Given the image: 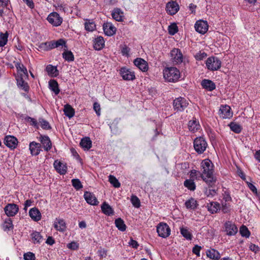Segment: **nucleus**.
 Returning <instances> with one entry per match:
<instances>
[{
    "label": "nucleus",
    "mask_w": 260,
    "mask_h": 260,
    "mask_svg": "<svg viewBox=\"0 0 260 260\" xmlns=\"http://www.w3.org/2000/svg\"><path fill=\"white\" fill-rule=\"evenodd\" d=\"M201 165L203 170L202 174L207 178L206 183L210 185L213 182H215L216 180L213 176V165L211 160L205 159L202 161Z\"/></svg>",
    "instance_id": "1"
},
{
    "label": "nucleus",
    "mask_w": 260,
    "mask_h": 260,
    "mask_svg": "<svg viewBox=\"0 0 260 260\" xmlns=\"http://www.w3.org/2000/svg\"><path fill=\"white\" fill-rule=\"evenodd\" d=\"M164 77L169 82H176L180 77V72L176 68H168L164 70Z\"/></svg>",
    "instance_id": "2"
},
{
    "label": "nucleus",
    "mask_w": 260,
    "mask_h": 260,
    "mask_svg": "<svg viewBox=\"0 0 260 260\" xmlns=\"http://www.w3.org/2000/svg\"><path fill=\"white\" fill-rule=\"evenodd\" d=\"M208 146L205 139L201 137L196 138L193 141V147L196 151L199 154L203 153Z\"/></svg>",
    "instance_id": "3"
},
{
    "label": "nucleus",
    "mask_w": 260,
    "mask_h": 260,
    "mask_svg": "<svg viewBox=\"0 0 260 260\" xmlns=\"http://www.w3.org/2000/svg\"><path fill=\"white\" fill-rule=\"evenodd\" d=\"M221 61L216 57H210L206 60V64L208 69L211 71H217L221 67Z\"/></svg>",
    "instance_id": "4"
},
{
    "label": "nucleus",
    "mask_w": 260,
    "mask_h": 260,
    "mask_svg": "<svg viewBox=\"0 0 260 260\" xmlns=\"http://www.w3.org/2000/svg\"><path fill=\"white\" fill-rule=\"evenodd\" d=\"M188 103L187 101L182 97H179L175 99L173 103V108L175 111H183L188 106Z\"/></svg>",
    "instance_id": "5"
},
{
    "label": "nucleus",
    "mask_w": 260,
    "mask_h": 260,
    "mask_svg": "<svg viewBox=\"0 0 260 260\" xmlns=\"http://www.w3.org/2000/svg\"><path fill=\"white\" fill-rule=\"evenodd\" d=\"M156 231L158 236L163 238L169 237L171 234L170 227L164 222H160L157 225Z\"/></svg>",
    "instance_id": "6"
},
{
    "label": "nucleus",
    "mask_w": 260,
    "mask_h": 260,
    "mask_svg": "<svg viewBox=\"0 0 260 260\" xmlns=\"http://www.w3.org/2000/svg\"><path fill=\"white\" fill-rule=\"evenodd\" d=\"M48 21L53 26H58L62 22V18L57 12L50 13L47 18Z\"/></svg>",
    "instance_id": "7"
},
{
    "label": "nucleus",
    "mask_w": 260,
    "mask_h": 260,
    "mask_svg": "<svg viewBox=\"0 0 260 260\" xmlns=\"http://www.w3.org/2000/svg\"><path fill=\"white\" fill-rule=\"evenodd\" d=\"M4 211L8 217H13L18 213L19 207L16 204L13 203L8 204L4 208Z\"/></svg>",
    "instance_id": "8"
},
{
    "label": "nucleus",
    "mask_w": 260,
    "mask_h": 260,
    "mask_svg": "<svg viewBox=\"0 0 260 260\" xmlns=\"http://www.w3.org/2000/svg\"><path fill=\"white\" fill-rule=\"evenodd\" d=\"M171 57L174 63L179 64L183 61V55L179 49H173L171 52Z\"/></svg>",
    "instance_id": "9"
},
{
    "label": "nucleus",
    "mask_w": 260,
    "mask_h": 260,
    "mask_svg": "<svg viewBox=\"0 0 260 260\" xmlns=\"http://www.w3.org/2000/svg\"><path fill=\"white\" fill-rule=\"evenodd\" d=\"M196 30L201 34H205L208 29L207 22L204 20H198L194 25Z\"/></svg>",
    "instance_id": "10"
},
{
    "label": "nucleus",
    "mask_w": 260,
    "mask_h": 260,
    "mask_svg": "<svg viewBox=\"0 0 260 260\" xmlns=\"http://www.w3.org/2000/svg\"><path fill=\"white\" fill-rule=\"evenodd\" d=\"M179 10V6L176 2L171 1L166 5V10L168 14L173 15Z\"/></svg>",
    "instance_id": "11"
},
{
    "label": "nucleus",
    "mask_w": 260,
    "mask_h": 260,
    "mask_svg": "<svg viewBox=\"0 0 260 260\" xmlns=\"http://www.w3.org/2000/svg\"><path fill=\"white\" fill-rule=\"evenodd\" d=\"M4 144L11 149H15L18 144V140L13 136H6L4 139Z\"/></svg>",
    "instance_id": "12"
},
{
    "label": "nucleus",
    "mask_w": 260,
    "mask_h": 260,
    "mask_svg": "<svg viewBox=\"0 0 260 260\" xmlns=\"http://www.w3.org/2000/svg\"><path fill=\"white\" fill-rule=\"evenodd\" d=\"M225 232L229 236L235 235L238 232V228L232 221H226L224 224Z\"/></svg>",
    "instance_id": "13"
},
{
    "label": "nucleus",
    "mask_w": 260,
    "mask_h": 260,
    "mask_svg": "<svg viewBox=\"0 0 260 260\" xmlns=\"http://www.w3.org/2000/svg\"><path fill=\"white\" fill-rule=\"evenodd\" d=\"M120 74L125 80H133L135 78L134 73L126 68H122L120 70Z\"/></svg>",
    "instance_id": "14"
},
{
    "label": "nucleus",
    "mask_w": 260,
    "mask_h": 260,
    "mask_svg": "<svg viewBox=\"0 0 260 260\" xmlns=\"http://www.w3.org/2000/svg\"><path fill=\"white\" fill-rule=\"evenodd\" d=\"M103 29L105 35L108 36H113L116 30V27L111 22H108L104 24Z\"/></svg>",
    "instance_id": "15"
},
{
    "label": "nucleus",
    "mask_w": 260,
    "mask_h": 260,
    "mask_svg": "<svg viewBox=\"0 0 260 260\" xmlns=\"http://www.w3.org/2000/svg\"><path fill=\"white\" fill-rule=\"evenodd\" d=\"M23 78H25L23 76L22 74H20L16 77L17 84L18 86L24 90L26 92L28 91L29 89V87L27 82H25L23 80Z\"/></svg>",
    "instance_id": "16"
},
{
    "label": "nucleus",
    "mask_w": 260,
    "mask_h": 260,
    "mask_svg": "<svg viewBox=\"0 0 260 260\" xmlns=\"http://www.w3.org/2000/svg\"><path fill=\"white\" fill-rule=\"evenodd\" d=\"M134 64L143 72H145L148 70L147 62L141 58H137L134 61Z\"/></svg>",
    "instance_id": "17"
},
{
    "label": "nucleus",
    "mask_w": 260,
    "mask_h": 260,
    "mask_svg": "<svg viewBox=\"0 0 260 260\" xmlns=\"http://www.w3.org/2000/svg\"><path fill=\"white\" fill-rule=\"evenodd\" d=\"M84 197L87 203L90 205H96L99 203L94 194L90 192L85 191Z\"/></svg>",
    "instance_id": "18"
},
{
    "label": "nucleus",
    "mask_w": 260,
    "mask_h": 260,
    "mask_svg": "<svg viewBox=\"0 0 260 260\" xmlns=\"http://www.w3.org/2000/svg\"><path fill=\"white\" fill-rule=\"evenodd\" d=\"M53 165L56 171L60 174L63 175L66 173L67 167L65 164L56 160L54 161Z\"/></svg>",
    "instance_id": "19"
},
{
    "label": "nucleus",
    "mask_w": 260,
    "mask_h": 260,
    "mask_svg": "<svg viewBox=\"0 0 260 260\" xmlns=\"http://www.w3.org/2000/svg\"><path fill=\"white\" fill-rule=\"evenodd\" d=\"M40 141L42 144L44 149L48 151L50 150L52 147V143L49 138L48 136H41L40 137Z\"/></svg>",
    "instance_id": "20"
},
{
    "label": "nucleus",
    "mask_w": 260,
    "mask_h": 260,
    "mask_svg": "<svg viewBox=\"0 0 260 260\" xmlns=\"http://www.w3.org/2000/svg\"><path fill=\"white\" fill-rule=\"evenodd\" d=\"M29 147L30 153L32 155H37L40 153V144L35 142H32L29 144Z\"/></svg>",
    "instance_id": "21"
},
{
    "label": "nucleus",
    "mask_w": 260,
    "mask_h": 260,
    "mask_svg": "<svg viewBox=\"0 0 260 260\" xmlns=\"http://www.w3.org/2000/svg\"><path fill=\"white\" fill-rule=\"evenodd\" d=\"M190 178L192 179L193 181L195 180H200V178H202L204 181L206 182L207 178H206L204 174L200 172L199 171H196L195 170H192L190 172Z\"/></svg>",
    "instance_id": "22"
},
{
    "label": "nucleus",
    "mask_w": 260,
    "mask_h": 260,
    "mask_svg": "<svg viewBox=\"0 0 260 260\" xmlns=\"http://www.w3.org/2000/svg\"><path fill=\"white\" fill-rule=\"evenodd\" d=\"M54 228L60 232H63L66 230V225L63 219L56 218L54 223Z\"/></svg>",
    "instance_id": "23"
},
{
    "label": "nucleus",
    "mask_w": 260,
    "mask_h": 260,
    "mask_svg": "<svg viewBox=\"0 0 260 260\" xmlns=\"http://www.w3.org/2000/svg\"><path fill=\"white\" fill-rule=\"evenodd\" d=\"M29 215L31 218L34 221H38L41 219V214L39 210L36 208H33L30 209L29 211Z\"/></svg>",
    "instance_id": "24"
},
{
    "label": "nucleus",
    "mask_w": 260,
    "mask_h": 260,
    "mask_svg": "<svg viewBox=\"0 0 260 260\" xmlns=\"http://www.w3.org/2000/svg\"><path fill=\"white\" fill-rule=\"evenodd\" d=\"M220 111L223 118H228L232 116L233 113L231 112V108L229 106H222Z\"/></svg>",
    "instance_id": "25"
},
{
    "label": "nucleus",
    "mask_w": 260,
    "mask_h": 260,
    "mask_svg": "<svg viewBox=\"0 0 260 260\" xmlns=\"http://www.w3.org/2000/svg\"><path fill=\"white\" fill-rule=\"evenodd\" d=\"M201 85L203 87L208 91L213 90L215 87V83L210 80L204 79L202 81Z\"/></svg>",
    "instance_id": "26"
},
{
    "label": "nucleus",
    "mask_w": 260,
    "mask_h": 260,
    "mask_svg": "<svg viewBox=\"0 0 260 260\" xmlns=\"http://www.w3.org/2000/svg\"><path fill=\"white\" fill-rule=\"evenodd\" d=\"M104 45L105 41L102 37H98L94 39L93 47L95 50H100L104 47Z\"/></svg>",
    "instance_id": "27"
},
{
    "label": "nucleus",
    "mask_w": 260,
    "mask_h": 260,
    "mask_svg": "<svg viewBox=\"0 0 260 260\" xmlns=\"http://www.w3.org/2000/svg\"><path fill=\"white\" fill-rule=\"evenodd\" d=\"M80 145L84 150H88L92 146V142L89 137H85L81 139Z\"/></svg>",
    "instance_id": "28"
},
{
    "label": "nucleus",
    "mask_w": 260,
    "mask_h": 260,
    "mask_svg": "<svg viewBox=\"0 0 260 260\" xmlns=\"http://www.w3.org/2000/svg\"><path fill=\"white\" fill-rule=\"evenodd\" d=\"M188 127L189 131L195 133L200 129V125L196 120H191L188 122Z\"/></svg>",
    "instance_id": "29"
},
{
    "label": "nucleus",
    "mask_w": 260,
    "mask_h": 260,
    "mask_svg": "<svg viewBox=\"0 0 260 260\" xmlns=\"http://www.w3.org/2000/svg\"><path fill=\"white\" fill-rule=\"evenodd\" d=\"M207 257L213 260H218L220 258V255L218 251L214 249H211L206 251Z\"/></svg>",
    "instance_id": "30"
},
{
    "label": "nucleus",
    "mask_w": 260,
    "mask_h": 260,
    "mask_svg": "<svg viewBox=\"0 0 260 260\" xmlns=\"http://www.w3.org/2000/svg\"><path fill=\"white\" fill-rule=\"evenodd\" d=\"M30 236L34 244H40L43 241V236L39 232L34 231L31 234Z\"/></svg>",
    "instance_id": "31"
},
{
    "label": "nucleus",
    "mask_w": 260,
    "mask_h": 260,
    "mask_svg": "<svg viewBox=\"0 0 260 260\" xmlns=\"http://www.w3.org/2000/svg\"><path fill=\"white\" fill-rule=\"evenodd\" d=\"M101 209L103 212L108 216L114 214V211L112 207L106 202H104L101 206Z\"/></svg>",
    "instance_id": "32"
},
{
    "label": "nucleus",
    "mask_w": 260,
    "mask_h": 260,
    "mask_svg": "<svg viewBox=\"0 0 260 260\" xmlns=\"http://www.w3.org/2000/svg\"><path fill=\"white\" fill-rule=\"evenodd\" d=\"M16 68L18 72L20 74H22L23 76L27 78L28 77L27 70L26 68L20 62H17L15 64Z\"/></svg>",
    "instance_id": "33"
},
{
    "label": "nucleus",
    "mask_w": 260,
    "mask_h": 260,
    "mask_svg": "<svg viewBox=\"0 0 260 260\" xmlns=\"http://www.w3.org/2000/svg\"><path fill=\"white\" fill-rule=\"evenodd\" d=\"M185 205L188 209L194 210L197 208L198 204L197 201L194 199L191 198L186 201Z\"/></svg>",
    "instance_id": "34"
},
{
    "label": "nucleus",
    "mask_w": 260,
    "mask_h": 260,
    "mask_svg": "<svg viewBox=\"0 0 260 260\" xmlns=\"http://www.w3.org/2000/svg\"><path fill=\"white\" fill-rule=\"evenodd\" d=\"M208 211L213 214L216 213L220 209V204L217 202H211L207 205Z\"/></svg>",
    "instance_id": "35"
},
{
    "label": "nucleus",
    "mask_w": 260,
    "mask_h": 260,
    "mask_svg": "<svg viewBox=\"0 0 260 260\" xmlns=\"http://www.w3.org/2000/svg\"><path fill=\"white\" fill-rule=\"evenodd\" d=\"M63 111L66 116L70 118L73 117L75 114L74 109L68 104L64 106Z\"/></svg>",
    "instance_id": "36"
},
{
    "label": "nucleus",
    "mask_w": 260,
    "mask_h": 260,
    "mask_svg": "<svg viewBox=\"0 0 260 260\" xmlns=\"http://www.w3.org/2000/svg\"><path fill=\"white\" fill-rule=\"evenodd\" d=\"M46 71L48 75L52 77H56L58 75V71L56 67L52 65H48L46 67Z\"/></svg>",
    "instance_id": "37"
},
{
    "label": "nucleus",
    "mask_w": 260,
    "mask_h": 260,
    "mask_svg": "<svg viewBox=\"0 0 260 260\" xmlns=\"http://www.w3.org/2000/svg\"><path fill=\"white\" fill-rule=\"evenodd\" d=\"M49 85L50 89L53 91L55 94H58L60 91L58 88V84L57 82L55 80H51L49 82Z\"/></svg>",
    "instance_id": "38"
},
{
    "label": "nucleus",
    "mask_w": 260,
    "mask_h": 260,
    "mask_svg": "<svg viewBox=\"0 0 260 260\" xmlns=\"http://www.w3.org/2000/svg\"><path fill=\"white\" fill-rule=\"evenodd\" d=\"M115 224L119 231L124 232L126 230V226L121 218H118L116 219L115 221Z\"/></svg>",
    "instance_id": "39"
},
{
    "label": "nucleus",
    "mask_w": 260,
    "mask_h": 260,
    "mask_svg": "<svg viewBox=\"0 0 260 260\" xmlns=\"http://www.w3.org/2000/svg\"><path fill=\"white\" fill-rule=\"evenodd\" d=\"M229 126L233 132L237 134H239L242 129V126L235 122H231Z\"/></svg>",
    "instance_id": "40"
},
{
    "label": "nucleus",
    "mask_w": 260,
    "mask_h": 260,
    "mask_svg": "<svg viewBox=\"0 0 260 260\" xmlns=\"http://www.w3.org/2000/svg\"><path fill=\"white\" fill-rule=\"evenodd\" d=\"M184 185L188 189L192 191L194 190L196 187L194 181L190 178L189 179H186L184 182Z\"/></svg>",
    "instance_id": "41"
},
{
    "label": "nucleus",
    "mask_w": 260,
    "mask_h": 260,
    "mask_svg": "<svg viewBox=\"0 0 260 260\" xmlns=\"http://www.w3.org/2000/svg\"><path fill=\"white\" fill-rule=\"evenodd\" d=\"M122 12L120 9H114L112 13V17L117 21H121L122 20Z\"/></svg>",
    "instance_id": "42"
},
{
    "label": "nucleus",
    "mask_w": 260,
    "mask_h": 260,
    "mask_svg": "<svg viewBox=\"0 0 260 260\" xmlns=\"http://www.w3.org/2000/svg\"><path fill=\"white\" fill-rule=\"evenodd\" d=\"M180 233L181 235L187 240H190L192 239V235L186 228L182 227L180 228Z\"/></svg>",
    "instance_id": "43"
},
{
    "label": "nucleus",
    "mask_w": 260,
    "mask_h": 260,
    "mask_svg": "<svg viewBox=\"0 0 260 260\" xmlns=\"http://www.w3.org/2000/svg\"><path fill=\"white\" fill-rule=\"evenodd\" d=\"M4 231H10L13 229L12 220L10 218H7L3 224Z\"/></svg>",
    "instance_id": "44"
},
{
    "label": "nucleus",
    "mask_w": 260,
    "mask_h": 260,
    "mask_svg": "<svg viewBox=\"0 0 260 260\" xmlns=\"http://www.w3.org/2000/svg\"><path fill=\"white\" fill-rule=\"evenodd\" d=\"M8 34L1 32L0 34V47H4L8 42Z\"/></svg>",
    "instance_id": "45"
},
{
    "label": "nucleus",
    "mask_w": 260,
    "mask_h": 260,
    "mask_svg": "<svg viewBox=\"0 0 260 260\" xmlns=\"http://www.w3.org/2000/svg\"><path fill=\"white\" fill-rule=\"evenodd\" d=\"M62 57L66 60L73 61L74 60V56L71 51H66L62 53Z\"/></svg>",
    "instance_id": "46"
},
{
    "label": "nucleus",
    "mask_w": 260,
    "mask_h": 260,
    "mask_svg": "<svg viewBox=\"0 0 260 260\" xmlns=\"http://www.w3.org/2000/svg\"><path fill=\"white\" fill-rule=\"evenodd\" d=\"M109 181L110 183L113 185L114 187L116 188L119 187L120 186V183L117 179V178L113 176L110 175L109 176Z\"/></svg>",
    "instance_id": "47"
},
{
    "label": "nucleus",
    "mask_w": 260,
    "mask_h": 260,
    "mask_svg": "<svg viewBox=\"0 0 260 260\" xmlns=\"http://www.w3.org/2000/svg\"><path fill=\"white\" fill-rule=\"evenodd\" d=\"M240 233L242 236L245 237L246 238H248L250 235V233L248 228L245 225L241 226L240 228Z\"/></svg>",
    "instance_id": "48"
},
{
    "label": "nucleus",
    "mask_w": 260,
    "mask_h": 260,
    "mask_svg": "<svg viewBox=\"0 0 260 260\" xmlns=\"http://www.w3.org/2000/svg\"><path fill=\"white\" fill-rule=\"evenodd\" d=\"M169 33L171 35H174L178 31V26L176 23H172L168 27Z\"/></svg>",
    "instance_id": "49"
},
{
    "label": "nucleus",
    "mask_w": 260,
    "mask_h": 260,
    "mask_svg": "<svg viewBox=\"0 0 260 260\" xmlns=\"http://www.w3.org/2000/svg\"><path fill=\"white\" fill-rule=\"evenodd\" d=\"M72 183L73 187L76 190H79L83 187V185L79 179H73L72 180Z\"/></svg>",
    "instance_id": "50"
},
{
    "label": "nucleus",
    "mask_w": 260,
    "mask_h": 260,
    "mask_svg": "<svg viewBox=\"0 0 260 260\" xmlns=\"http://www.w3.org/2000/svg\"><path fill=\"white\" fill-rule=\"evenodd\" d=\"M85 28L86 30L92 31L95 29V24L93 21H88L85 23Z\"/></svg>",
    "instance_id": "51"
},
{
    "label": "nucleus",
    "mask_w": 260,
    "mask_h": 260,
    "mask_svg": "<svg viewBox=\"0 0 260 260\" xmlns=\"http://www.w3.org/2000/svg\"><path fill=\"white\" fill-rule=\"evenodd\" d=\"M131 202L133 205L136 208L140 207V201L137 197L133 196L131 198Z\"/></svg>",
    "instance_id": "52"
},
{
    "label": "nucleus",
    "mask_w": 260,
    "mask_h": 260,
    "mask_svg": "<svg viewBox=\"0 0 260 260\" xmlns=\"http://www.w3.org/2000/svg\"><path fill=\"white\" fill-rule=\"evenodd\" d=\"M39 122L41 124V127L43 129H49L51 128L49 122L43 119H40Z\"/></svg>",
    "instance_id": "53"
},
{
    "label": "nucleus",
    "mask_w": 260,
    "mask_h": 260,
    "mask_svg": "<svg viewBox=\"0 0 260 260\" xmlns=\"http://www.w3.org/2000/svg\"><path fill=\"white\" fill-rule=\"evenodd\" d=\"M221 210L224 213H228L230 211V205L226 202H222Z\"/></svg>",
    "instance_id": "54"
},
{
    "label": "nucleus",
    "mask_w": 260,
    "mask_h": 260,
    "mask_svg": "<svg viewBox=\"0 0 260 260\" xmlns=\"http://www.w3.org/2000/svg\"><path fill=\"white\" fill-rule=\"evenodd\" d=\"M107 252V250L104 248H103L102 247H100L98 251V253L101 259H102V258L106 257Z\"/></svg>",
    "instance_id": "55"
},
{
    "label": "nucleus",
    "mask_w": 260,
    "mask_h": 260,
    "mask_svg": "<svg viewBox=\"0 0 260 260\" xmlns=\"http://www.w3.org/2000/svg\"><path fill=\"white\" fill-rule=\"evenodd\" d=\"M24 259L25 260H35V255L33 253L28 252L24 254Z\"/></svg>",
    "instance_id": "56"
},
{
    "label": "nucleus",
    "mask_w": 260,
    "mask_h": 260,
    "mask_svg": "<svg viewBox=\"0 0 260 260\" xmlns=\"http://www.w3.org/2000/svg\"><path fill=\"white\" fill-rule=\"evenodd\" d=\"M25 120L27 122H29L31 125H33L35 127L37 126L38 125L37 121L35 118H31L29 116H26L25 118Z\"/></svg>",
    "instance_id": "57"
},
{
    "label": "nucleus",
    "mask_w": 260,
    "mask_h": 260,
    "mask_svg": "<svg viewBox=\"0 0 260 260\" xmlns=\"http://www.w3.org/2000/svg\"><path fill=\"white\" fill-rule=\"evenodd\" d=\"M248 187L254 193L256 196L259 195V193L258 192L256 187L251 183L247 182Z\"/></svg>",
    "instance_id": "58"
},
{
    "label": "nucleus",
    "mask_w": 260,
    "mask_h": 260,
    "mask_svg": "<svg viewBox=\"0 0 260 260\" xmlns=\"http://www.w3.org/2000/svg\"><path fill=\"white\" fill-rule=\"evenodd\" d=\"M207 56V54L205 52H199V53H197L195 55V57L197 60H203L204 58H205Z\"/></svg>",
    "instance_id": "59"
},
{
    "label": "nucleus",
    "mask_w": 260,
    "mask_h": 260,
    "mask_svg": "<svg viewBox=\"0 0 260 260\" xmlns=\"http://www.w3.org/2000/svg\"><path fill=\"white\" fill-rule=\"evenodd\" d=\"M48 42L42 43L38 45V47L40 49L43 51H48Z\"/></svg>",
    "instance_id": "60"
},
{
    "label": "nucleus",
    "mask_w": 260,
    "mask_h": 260,
    "mask_svg": "<svg viewBox=\"0 0 260 260\" xmlns=\"http://www.w3.org/2000/svg\"><path fill=\"white\" fill-rule=\"evenodd\" d=\"M68 248L72 249V250H76L78 248V244L75 242H72L70 243H69L67 245Z\"/></svg>",
    "instance_id": "61"
},
{
    "label": "nucleus",
    "mask_w": 260,
    "mask_h": 260,
    "mask_svg": "<svg viewBox=\"0 0 260 260\" xmlns=\"http://www.w3.org/2000/svg\"><path fill=\"white\" fill-rule=\"evenodd\" d=\"M54 43L55 48H57L60 46H63V45H65L66 42L63 39H59L56 41H54Z\"/></svg>",
    "instance_id": "62"
},
{
    "label": "nucleus",
    "mask_w": 260,
    "mask_h": 260,
    "mask_svg": "<svg viewBox=\"0 0 260 260\" xmlns=\"http://www.w3.org/2000/svg\"><path fill=\"white\" fill-rule=\"evenodd\" d=\"M201 249V247L197 245L193 247L192 252L196 254L198 256H200V251Z\"/></svg>",
    "instance_id": "63"
},
{
    "label": "nucleus",
    "mask_w": 260,
    "mask_h": 260,
    "mask_svg": "<svg viewBox=\"0 0 260 260\" xmlns=\"http://www.w3.org/2000/svg\"><path fill=\"white\" fill-rule=\"evenodd\" d=\"M223 200L225 201V202H229L232 200V198L230 196L229 192L225 191L223 194Z\"/></svg>",
    "instance_id": "64"
}]
</instances>
